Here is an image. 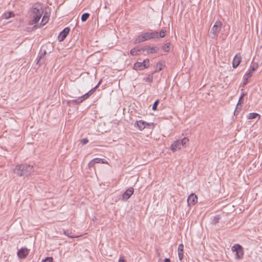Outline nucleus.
<instances>
[{
  "label": "nucleus",
  "instance_id": "1",
  "mask_svg": "<svg viewBox=\"0 0 262 262\" xmlns=\"http://www.w3.org/2000/svg\"><path fill=\"white\" fill-rule=\"evenodd\" d=\"M50 13V8L40 3L33 4L28 10L30 16H49Z\"/></svg>",
  "mask_w": 262,
  "mask_h": 262
},
{
  "label": "nucleus",
  "instance_id": "2",
  "mask_svg": "<svg viewBox=\"0 0 262 262\" xmlns=\"http://www.w3.org/2000/svg\"><path fill=\"white\" fill-rule=\"evenodd\" d=\"M13 171L19 177H27L34 171L33 166L28 164L16 165Z\"/></svg>",
  "mask_w": 262,
  "mask_h": 262
},
{
  "label": "nucleus",
  "instance_id": "3",
  "mask_svg": "<svg viewBox=\"0 0 262 262\" xmlns=\"http://www.w3.org/2000/svg\"><path fill=\"white\" fill-rule=\"evenodd\" d=\"M159 37V34L157 32H146L144 33L141 35H139L136 39L135 43H138L143 42L151 38H155Z\"/></svg>",
  "mask_w": 262,
  "mask_h": 262
},
{
  "label": "nucleus",
  "instance_id": "4",
  "mask_svg": "<svg viewBox=\"0 0 262 262\" xmlns=\"http://www.w3.org/2000/svg\"><path fill=\"white\" fill-rule=\"evenodd\" d=\"M231 250L233 252H236V257L237 259H241L244 255L243 249L239 244H235L232 247Z\"/></svg>",
  "mask_w": 262,
  "mask_h": 262
},
{
  "label": "nucleus",
  "instance_id": "5",
  "mask_svg": "<svg viewBox=\"0 0 262 262\" xmlns=\"http://www.w3.org/2000/svg\"><path fill=\"white\" fill-rule=\"evenodd\" d=\"M70 31V28L69 27H66L64 28L58 35V40L59 41L61 42L64 40L69 34Z\"/></svg>",
  "mask_w": 262,
  "mask_h": 262
},
{
  "label": "nucleus",
  "instance_id": "6",
  "mask_svg": "<svg viewBox=\"0 0 262 262\" xmlns=\"http://www.w3.org/2000/svg\"><path fill=\"white\" fill-rule=\"evenodd\" d=\"M134 191V189L133 187L128 188L122 194V200L123 201H127L133 194Z\"/></svg>",
  "mask_w": 262,
  "mask_h": 262
},
{
  "label": "nucleus",
  "instance_id": "7",
  "mask_svg": "<svg viewBox=\"0 0 262 262\" xmlns=\"http://www.w3.org/2000/svg\"><path fill=\"white\" fill-rule=\"evenodd\" d=\"M222 23L220 21H216L213 26L210 33L213 34V36L216 35L217 33H219L221 28Z\"/></svg>",
  "mask_w": 262,
  "mask_h": 262
},
{
  "label": "nucleus",
  "instance_id": "8",
  "mask_svg": "<svg viewBox=\"0 0 262 262\" xmlns=\"http://www.w3.org/2000/svg\"><path fill=\"white\" fill-rule=\"evenodd\" d=\"M101 81H99L98 84L95 86L94 88L89 91L88 93H85L84 95L81 96L82 98V101H84L89 98L96 91V89L98 87L100 84Z\"/></svg>",
  "mask_w": 262,
  "mask_h": 262
},
{
  "label": "nucleus",
  "instance_id": "9",
  "mask_svg": "<svg viewBox=\"0 0 262 262\" xmlns=\"http://www.w3.org/2000/svg\"><path fill=\"white\" fill-rule=\"evenodd\" d=\"M198 201V197L194 193H191L187 199L188 206L194 205Z\"/></svg>",
  "mask_w": 262,
  "mask_h": 262
},
{
  "label": "nucleus",
  "instance_id": "10",
  "mask_svg": "<svg viewBox=\"0 0 262 262\" xmlns=\"http://www.w3.org/2000/svg\"><path fill=\"white\" fill-rule=\"evenodd\" d=\"M29 254V250L26 248H22L17 252V255L19 258L23 259L26 257Z\"/></svg>",
  "mask_w": 262,
  "mask_h": 262
},
{
  "label": "nucleus",
  "instance_id": "11",
  "mask_svg": "<svg viewBox=\"0 0 262 262\" xmlns=\"http://www.w3.org/2000/svg\"><path fill=\"white\" fill-rule=\"evenodd\" d=\"M242 61V57L239 54H237L234 56L232 61V67L234 68L237 67Z\"/></svg>",
  "mask_w": 262,
  "mask_h": 262
},
{
  "label": "nucleus",
  "instance_id": "12",
  "mask_svg": "<svg viewBox=\"0 0 262 262\" xmlns=\"http://www.w3.org/2000/svg\"><path fill=\"white\" fill-rule=\"evenodd\" d=\"M181 146L182 145L180 143V140H177L171 145L170 149L174 152L177 150L180 149Z\"/></svg>",
  "mask_w": 262,
  "mask_h": 262
},
{
  "label": "nucleus",
  "instance_id": "13",
  "mask_svg": "<svg viewBox=\"0 0 262 262\" xmlns=\"http://www.w3.org/2000/svg\"><path fill=\"white\" fill-rule=\"evenodd\" d=\"M159 49L157 47H148L144 49L143 51H146L148 54H152L157 53Z\"/></svg>",
  "mask_w": 262,
  "mask_h": 262
},
{
  "label": "nucleus",
  "instance_id": "14",
  "mask_svg": "<svg viewBox=\"0 0 262 262\" xmlns=\"http://www.w3.org/2000/svg\"><path fill=\"white\" fill-rule=\"evenodd\" d=\"M40 55L38 56V59H37V63L41 64L44 63L45 62V57L46 54V50L42 51L41 50L40 52Z\"/></svg>",
  "mask_w": 262,
  "mask_h": 262
},
{
  "label": "nucleus",
  "instance_id": "15",
  "mask_svg": "<svg viewBox=\"0 0 262 262\" xmlns=\"http://www.w3.org/2000/svg\"><path fill=\"white\" fill-rule=\"evenodd\" d=\"M146 125H147V123L143 120L137 121L135 124V125L137 126L141 130L144 129Z\"/></svg>",
  "mask_w": 262,
  "mask_h": 262
},
{
  "label": "nucleus",
  "instance_id": "16",
  "mask_svg": "<svg viewBox=\"0 0 262 262\" xmlns=\"http://www.w3.org/2000/svg\"><path fill=\"white\" fill-rule=\"evenodd\" d=\"M165 64L164 61L158 62L156 66L154 73H157L161 71L165 67Z\"/></svg>",
  "mask_w": 262,
  "mask_h": 262
},
{
  "label": "nucleus",
  "instance_id": "17",
  "mask_svg": "<svg viewBox=\"0 0 262 262\" xmlns=\"http://www.w3.org/2000/svg\"><path fill=\"white\" fill-rule=\"evenodd\" d=\"M178 252L179 259L181 260L183 259L184 253V246L182 244H181L179 245Z\"/></svg>",
  "mask_w": 262,
  "mask_h": 262
},
{
  "label": "nucleus",
  "instance_id": "18",
  "mask_svg": "<svg viewBox=\"0 0 262 262\" xmlns=\"http://www.w3.org/2000/svg\"><path fill=\"white\" fill-rule=\"evenodd\" d=\"M144 65L142 62H137L134 64V69L138 71V70H143L145 69L144 67Z\"/></svg>",
  "mask_w": 262,
  "mask_h": 262
},
{
  "label": "nucleus",
  "instance_id": "19",
  "mask_svg": "<svg viewBox=\"0 0 262 262\" xmlns=\"http://www.w3.org/2000/svg\"><path fill=\"white\" fill-rule=\"evenodd\" d=\"M40 18L41 17H34V19L30 21L29 24L31 25H35V26H37L39 25L38 22Z\"/></svg>",
  "mask_w": 262,
  "mask_h": 262
},
{
  "label": "nucleus",
  "instance_id": "20",
  "mask_svg": "<svg viewBox=\"0 0 262 262\" xmlns=\"http://www.w3.org/2000/svg\"><path fill=\"white\" fill-rule=\"evenodd\" d=\"M93 160L94 161L95 164L100 163H101L103 164H107V161H106L104 159H102L101 158H95V159H93Z\"/></svg>",
  "mask_w": 262,
  "mask_h": 262
},
{
  "label": "nucleus",
  "instance_id": "21",
  "mask_svg": "<svg viewBox=\"0 0 262 262\" xmlns=\"http://www.w3.org/2000/svg\"><path fill=\"white\" fill-rule=\"evenodd\" d=\"M189 142V139L187 137H184L180 140V143L183 146H186Z\"/></svg>",
  "mask_w": 262,
  "mask_h": 262
},
{
  "label": "nucleus",
  "instance_id": "22",
  "mask_svg": "<svg viewBox=\"0 0 262 262\" xmlns=\"http://www.w3.org/2000/svg\"><path fill=\"white\" fill-rule=\"evenodd\" d=\"M49 20V17H42L41 21L39 24V27L44 26Z\"/></svg>",
  "mask_w": 262,
  "mask_h": 262
},
{
  "label": "nucleus",
  "instance_id": "23",
  "mask_svg": "<svg viewBox=\"0 0 262 262\" xmlns=\"http://www.w3.org/2000/svg\"><path fill=\"white\" fill-rule=\"evenodd\" d=\"M258 64L256 62H252V64L250 66V69L252 70V71H255L257 70V69L258 68Z\"/></svg>",
  "mask_w": 262,
  "mask_h": 262
},
{
  "label": "nucleus",
  "instance_id": "24",
  "mask_svg": "<svg viewBox=\"0 0 262 262\" xmlns=\"http://www.w3.org/2000/svg\"><path fill=\"white\" fill-rule=\"evenodd\" d=\"M142 63L144 66V67L145 68V69L148 68L150 64L149 60L148 59L144 60Z\"/></svg>",
  "mask_w": 262,
  "mask_h": 262
},
{
  "label": "nucleus",
  "instance_id": "25",
  "mask_svg": "<svg viewBox=\"0 0 262 262\" xmlns=\"http://www.w3.org/2000/svg\"><path fill=\"white\" fill-rule=\"evenodd\" d=\"M152 78H153L152 74L149 75L147 77L144 78V80L146 82L150 83L152 81Z\"/></svg>",
  "mask_w": 262,
  "mask_h": 262
},
{
  "label": "nucleus",
  "instance_id": "26",
  "mask_svg": "<svg viewBox=\"0 0 262 262\" xmlns=\"http://www.w3.org/2000/svg\"><path fill=\"white\" fill-rule=\"evenodd\" d=\"M220 220V215H217L215 216H214L213 219L212 220V223L214 224H216Z\"/></svg>",
  "mask_w": 262,
  "mask_h": 262
},
{
  "label": "nucleus",
  "instance_id": "27",
  "mask_svg": "<svg viewBox=\"0 0 262 262\" xmlns=\"http://www.w3.org/2000/svg\"><path fill=\"white\" fill-rule=\"evenodd\" d=\"M258 115L257 113H250L248 115V118L249 119H252L255 118Z\"/></svg>",
  "mask_w": 262,
  "mask_h": 262
},
{
  "label": "nucleus",
  "instance_id": "28",
  "mask_svg": "<svg viewBox=\"0 0 262 262\" xmlns=\"http://www.w3.org/2000/svg\"><path fill=\"white\" fill-rule=\"evenodd\" d=\"M253 72L249 69V71L245 74V76L250 78L252 76Z\"/></svg>",
  "mask_w": 262,
  "mask_h": 262
},
{
  "label": "nucleus",
  "instance_id": "29",
  "mask_svg": "<svg viewBox=\"0 0 262 262\" xmlns=\"http://www.w3.org/2000/svg\"><path fill=\"white\" fill-rule=\"evenodd\" d=\"M159 100H156V101L154 102V104H153V106H152V110H153L154 111H156V110H157V106H158V104H159Z\"/></svg>",
  "mask_w": 262,
  "mask_h": 262
},
{
  "label": "nucleus",
  "instance_id": "30",
  "mask_svg": "<svg viewBox=\"0 0 262 262\" xmlns=\"http://www.w3.org/2000/svg\"><path fill=\"white\" fill-rule=\"evenodd\" d=\"M9 16V17H11V16H14V14H13V13L11 11H9L8 12H6L4 14V16Z\"/></svg>",
  "mask_w": 262,
  "mask_h": 262
},
{
  "label": "nucleus",
  "instance_id": "31",
  "mask_svg": "<svg viewBox=\"0 0 262 262\" xmlns=\"http://www.w3.org/2000/svg\"><path fill=\"white\" fill-rule=\"evenodd\" d=\"M53 258L51 257H48L45 259L42 260L41 262H53Z\"/></svg>",
  "mask_w": 262,
  "mask_h": 262
},
{
  "label": "nucleus",
  "instance_id": "32",
  "mask_svg": "<svg viewBox=\"0 0 262 262\" xmlns=\"http://www.w3.org/2000/svg\"><path fill=\"white\" fill-rule=\"evenodd\" d=\"M169 45H170V43H166V44L164 46V47H163V50H164V51H165V52H168V51H169V49H170V48H169Z\"/></svg>",
  "mask_w": 262,
  "mask_h": 262
},
{
  "label": "nucleus",
  "instance_id": "33",
  "mask_svg": "<svg viewBox=\"0 0 262 262\" xmlns=\"http://www.w3.org/2000/svg\"><path fill=\"white\" fill-rule=\"evenodd\" d=\"M73 101L76 104H79L82 102L83 101H82V98H81V97H80L78 99L73 100Z\"/></svg>",
  "mask_w": 262,
  "mask_h": 262
},
{
  "label": "nucleus",
  "instance_id": "34",
  "mask_svg": "<svg viewBox=\"0 0 262 262\" xmlns=\"http://www.w3.org/2000/svg\"><path fill=\"white\" fill-rule=\"evenodd\" d=\"M166 31L164 30H161L159 33V36L161 38H163L165 36Z\"/></svg>",
  "mask_w": 262,
  "mask_h": 262
},
{
  "label": "nucleus",
  "instance_id": "35",
  "mask_svg": "<svg viewBox=\"0 0 262 262\" xmlns=\"http://www.w3.org/2000/svg\"><path fill=\"white\" fill-rule=\"evenodd\" d=\"M249 77H248L244 75V82L243 83V86L246 85L248 83V78Z\"/></svg>",
  "mask_w": 262,
  "mask_h": 262
},
{
  "label": "nucleus",
  "instance_id": "36",
  "mask_svg": "<svg viewBox=\"0 0 262 262\" xmlns=\"http://www.w3.org/2000/svg\"><path fill=\"white\" fill-rule=\"evenodd\" d=\"M64 234L67 235V236L70 237V238H74V237H76V236H71L70 235V233H69V231H64V232H63Z\"/></svg>",
  "mask_w": 262,
  "mask_h": 262
},
{
  "label": "nucleus",
  "instance_id": "37",
  "mask_svg": "<svg viewBox=\"0 0 262 262\" xmlns=\"http://www.w3.org/2000/svg\"><path fill=\"white\" fill-rule=\"evenodd\" d=\"M95 163L94 162V161L92 160H91L88 164V166L89 168H92L94 167V165H95Z\"/></svg>",
  "mask_w": 262,
  "mask_h": 262
},
{
  "label": "nucleus",
  "instance_id": "38",
  "mask_svg": "<svg viewBox=\"0 0 262 262\" xmlns=\"http://www.w3.org/2000/svg\"><path fill=\"white\" fill-rule=\"evenodd\" d=\"M130 54L132 55H135L137 54V51L136 50L135 48H133L130 50Z\"/></svg>",
  "mask_w": 262,
  "mask_h": 262
},
{
  "label": "nucleus",
  "instance_id": "39",
  "mask_svg": "<svg viewBox=\"0 0 262 262\" xmlns=\"http://www.w3.org/2000/svg\"><path fill=\"white\" fill-rule=\"evenodd\" d=\"M88 142L89 140L87 138H84L81 141V143L83 145L86 144Z\"/></svg>",
  "mask_w": 262,
  "mask_h": 262
},
{
  "label": "nucleus",
  "instance_id": "40",
  "mask_svg": "<svg viewBox=\"0 0 262 262\" xmlns=\"http://www.w3.org/2000/svg\"><path fill=\"white\" fill-rule=\"evenodd\" d=\"M118 262H125L124 257L123 256L119 258Z\"/></svg>",
  "mask_w": 262,
  "mask_h": 262
},
{
  "label": "nucleus",
  "instance_id": "41",
  "mask_svg": "<svg viewBox=\"0 0 262 262\" xmlns=\"http://www.w3.org/2000/svg\"><path fill=\"white\" fill-rule=\"evenodd\" d=\"M90 14L89 13H83L81 16H89Z\"/></svg>",
  "mask_w": 262,
  "mask_h": 262
},
{
  "label": "nucleus",
  "instance_id": "42",
  "mask_svg": "<svg viewBox=\"0 0 262 262\" xmlns=\"http://www.w3.org/2000/svg\"><path fill=\"white\" fill-rule=\"evenodd\" d=\"M88 18V17H81V20H82V21H83V22L87 20Z\"/></svg>",
  "mask_w": 262,
  "mask_h": 262
},
{
  "label": "nucleus",
  "instance_id": "43",
  "mask_svg": "<svg viewBox=\"0 0 262 262\" xmlns=\"http://www.w3.org/2000/svg\"><path fill=\"white\" fill-rule=\"evenodd\" d=\"M242 99H241V97L239 98V99L238 100V102L237 105L241 104L243 103V101H242Z\"/></svg>",
  "mask_w": 262,
  "mask_h": 262
},
{
  "label": "nucleus",
  "instance_id": "44",
  "mask_svg": "<svg viewBox=\"0 0 262 262\" xmlns=\"http://www.w3.org/2000/svg\"><path fill=\"white\" fill-rule=\"evenodd\" d=\"M164 262H170V260L169 258H166L164 259Z\"/></svg>",
  "mask_w": 262,
  "mask_h": 262
},
{
  "label": "nucleus",
  "instance_id": "45",
  "mask_svg": "<svg viewBox=\"0 0 262 262\" xmlns=\"http://www.w3.org/2000/svg\"><path fill=\"white\" fill-rule=\"evenodd\" d=\"M245 95V94L244 93L242 94V95L241 96V99H243V97H244Z\"/></svg>",
  "mask_w": 262,
  "mask_h": 262
},
{
  "label": "nucleus",
  "instance_id": "46",
  "mask_svg": "<svg viewBox=\"0 0 262 262\" xmlns=\"http://www.w3.org/2000/svg\"><path fill=\"white\" fill-rule=\"evenodd\" d=\"M6 19H8V18H9L10 17H5Z\"/></svg>",
  "mask_w": 262,
  "mask_h": 262
}]
</instances>
